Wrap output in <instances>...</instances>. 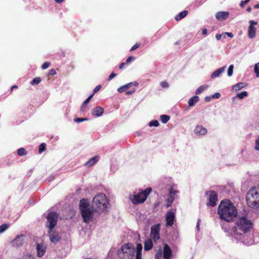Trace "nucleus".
<instances>
[{
  "mask_svg": "<svg viewBox=\"0 0 259 259\" xmlns=\"http://www.w3.org/2000/svg\"><path fill=\"white\" fill-rule=\"evenodd\" d=\"M229 13L228 12H220L215 14V17L218 20H224L228 18Z\"/></svg>",
  "mask_w": 259,
  "mask_h": 259,
  "instance_id": "6ab92c4d",
  "label": "nucleus"
},
{
  "mask_svg": "<svg viewBox=\"0 0 259 259\" xmlns=\"http://www.w3.org/2000/svg\"><path fill=\"white\" fill-rule=\"evenodd\" d=\"M23 259H34V258L33 255L31 254H27L24 257Z\"/></svg>",
  "mask_w": 259,
  "mask_h": 259,
  "instance_id": "8fccbe9b",
  "label": "nucleus"
},
{
  "mask_svg": "<svg viewBox=\"0 0 259 259\" xmlns=\"http://www.w3.org/2000/svg\"><path fill=\"white\" fill-rule=\"evenodd\" d=\"M226 66H224L216 70H215L211 75V78H215L220 76L221 74L224 72L226 69Z\"/></svg>",
  "mask_w": 259,
  "mask_h": 259,
  "instance_id": "aec40b11",
  "label": "nucleus"
},
{
  "mask_svg": "<svg viewBox=\"0 0 259 259\" xmlns=\"http://www.w3.org/2000/svg\"><path fill=\"white\" fill-rule=\"evenodd\" d=\"M99 157L98 156H95L90 160H89L87 162L84 163V165L87 166H91L95 164L98 160Z\"/></svg>",
  "mask_w": 259,
  "mask_h": 259,
  "instance_id": "412c9836",
  "label": "nucleus"
},
{
  "mask_svg": "<svg viewBox=\"0 0 259 259\" xmlns=\"http://www.w3.org/2000/svg\"><path fill=\"white\" fill-rule=\"evenodd\" d=\"M125 63H124V62L120 63V64L119 65V68L120 69L123 68V67L125 65Z\"/></svg>",
  "mask_w": 259,
  "mask_h": 259,
  "instance_id": "e2e57ef3",
  "label": "nucleus"
},
{
  "mask_svg": "<svg viewBox=\"0 0 259 259\" xmlns=\"http://www.w3.org/2000/svg\"><path fill=\"white\" fill-rule=\"evenodd\" d=\"M194 133L196 135H204L207 133V129L202 125H197L194 130Z\"/></svg>",
  "mask_w": 259,
  "mask_h": 259,
  "instance_id": "a211bd4d",
  "label": "nucleus"
},
{
  "mask_svg": "<svg viewBox=\"0 0 259 259\" xmlns=\"http://www.w3.org/2000/svg\"><path fill=\"white\" fill-rule=\"evenodd\" d=\"M246 85V84L244 82H240L232 87V90L235 92H237L241 89L244 88Z\"/></svg>",
  "mask_w": 259,
  "mask_h": 259,
  "instance_id": "4be33fe9",
  "label": "nucleus"
},
{
  "mask_svg": "<svg viewBox=\"0 0 259 259\" xmlns=\"http://www.w3.org/2000/svg\"><path fill=\"white\" fill-rule=\"evenodd\" d=\"M17 154L20 156H24L26 155V152L24 148H21L18 150Z\"/></svg>",
  "mask_w": 259,
  "mask_h": 259,
  "instance_id": "c85d7f7f",
  "label": "nucleus"
},
{
  "mask_svg": "<svg viewBox=\"0 0 259 259\" xmlns=\"http://www.w3.org/2000/svg\"><path fill=\"white\" fill-rule=\"evenodd\" d=\"M251 221L245 217L239 218L235 223V226L232 228L229 232V235L232 240L237 241L242 240L245 234L250 232L252 228Z\"/></svg>",
  "mask_w": 259,
  "mask_h": 259,
  "instance_id": "f03ea898",
  "label": "nucleus"
},
{
  "mask_svg": "<svg viewBox=\"0 0 259 259\" xmlns=\"http://www.w3.org/2000/svg\"><path fill=\"white\" fill-rule=\"evenodd\" d=\"M199 97L197 96H194L191 98L188 101V105L189 107L194 106L196 103L199 101Z\"/></svg>",
  "mask_w": 259,
  "mask_h": 259,
  "instance_id": "b1692460",
  "label": "nucleus"
},
{
  "mask_svg": "<svg viewBox=\"0 0 259 259\" xmlns=\"http://www.w3.org/2000/svg\"><path fill=\"white\" fill-rule=\"evenodd\" d=\"M218 212L222 220L231 222L236 218L238 212L233 203L229 200H222L219 205Z\"/></svg>",
  "mask_w": 259,
  "mask_h": 259,
  "instance_id": "7ed1b4c3",
  "label": "nucleus"
},
{
  "mask_svg": "<svg viewBox=\"0 0 259 259\" xmlns=\"http://www.w3.org/2000/svg\"><path fill=\"white\" fill-rule=\"evenodd\" d=\"M48 233L50 240L52 243H56L60 240V237L53 229H49Z\"/></svg>",
  "mask_w": 259,
  "mask_h": 259,
  "instance_id": "ddd939ff",
  "label": "nucleus"
},
{
  "mask_svg": "<svg viewBox=\"0 0 259 259\" xmlns=\"http://www.w3.org/2000/svg\"><path fill=\"white\" fill-rule=\"evenodd\" d=\"M255 9H259V4H256L254 6Z\"/></svg>",
  "mask_w": 259,
  "mask_h": 259,
  "instance_id": "774afa93",
  "label": "nucleus"
},
{
  "mask_svg": "<svg viewBox=\"0 0 259 259\" xmlns=\"http://www.w3.org/2000/svg\"><path fill=\"white\" fill-rule=\"evenodd\" d=\"M223 36L224 38H225V36H224V33H223V34H217L216 35H215V38H216V39L218 40H219L221 39V38H222V37Z\"/></svg>",
  "mask_w": 259,
  "mask_h": 259,
  "instance_id": "79ce46f5",
  "label": "nucleus"
},
{
  "mask_svg": "<svg viewBox=\"0 0 259 259\" xmlns=\"http://www.w3.org/2000/svg\"><path fill=\"white\" fill-rule=\"evenodd\" d=\"M104 112V109L101 106H97L92 110V115L97 117L101 116Z\"/></svg>",
  "mask_w": 259,
  "mask_h": 259,
  "instance_id": "f3484780",
  "label": "nucleus"
},
{
  "mask_svg": "<svg viewBox=\"0 0 259 259\" xmlns=\"http://www.w3.org/2000/svg\"><path fill=\"white\" fill-rule=\"evenodd\" d=\"M202 33L203 35H206L207 33V30L206 28H203L202 30Z\"/></svg>",
  "mask_w": 259,
  "mask_h": 259,
  "instance_id": "052dcab7",
  "label": "nucleus"
},
{
  "mask_svg": "<svg viewBox=\"0 0 259 259\" xmlns=\"http://www.w3.org/2000/svg\"><path fill=\"white\" fill-rule=\"evenodd\" d=\"M246 200L249 207L253 208L259 207V185L252 187L248 191Z\"/></svg>",
  "mask_w": 259,
  "mask_h": 259,
  "instance_id": "20e7f679",
  "label": "nucleus"
},
{
  "mask_svg": "<svg viewBox=\"0 0 259 259\" xmlns=\"http://www.w3.org/2000/svg\"><path fill=\"white\" fill-rule=\"evenodd\" d=\"M162 252L164 259H170L171 256L172 252L170 248L167 244L164 245Z\"/></svg>",
  "mask_w": 259,
  "mask_h": 259,
  "instance_id": "2eb2a0df",
  "label": "nucleus"
},
{
  "mask_svg": "<svg viewBox=\"0 0 259 259\" xmlns=\"http://www.w3.org/2000/svg\"><path fill=\"white\" fill-rule=\"evenodd\" d=\"M143 246L141 243H138L136 246V253H142Z\"/></svg>",
  "mask_w": 259,
  "mask_h": 259,
  "instance_id": "72a5a7b5",
  "label": "nucleus"
},
{
  "mask_svg": "<svg viewBox=\"0 0 259 259\" xmlns=\"http://www.w3.org/2000/svg\"><path fill=\"white\" fill-rule=\"evenodd\" d=\"M175 186L174 185L171 186L169 189V194L167 199L169 200L170 202H173L175 198L176 195L179 192L178 191L175 189Z\"/></svg>",
  "mask_w": 259,
  "mask_h": 259,
  "instance_id": "4468645a",
  "label": "nucleus"
},
{
  "mask_svg": "<svg viewBox=\"0 0 259 259\" xmlns=\"http://www.w3.org/2000/svg\"><path fill=\"white\" fill-rule=\"evenodd\" d=\"M94 96V94L91 95L90 96H89L88 98L83 102V103H84V104H87L89 101H90V100L93 98Z\"/></svg>",
  "mask_w": 259,
  "mask_h": 259,
  "instance_id": "a19ab883",
  "label": "nucleus"
},
{
  "mask_svg": "<svg viewBox=\"0 0 259 259\" xmlns=\"http://www.w3.org/2000/svg\"><path fill=\"white\" fill-rule=\"evenodd\" d=\"M224 35H227L228 37L232 38L233 37V34L232 32H225L224 33Z\"/></svg>",
  "mask_w": 259,
  "mask_h": 259,
  "instance_id": "864d4df0",
  "label": "nucleus"
},
{
  "mask_svg": "<svg viewBox=\"0 0 259 259\" xmlns=\"http://www.w3.org/2000/svg\"><path fill=\"white\" fill-rule=\"evenodd\" d=\"M46 149V144L42 143L39 146V152L42 153Z\"/></svg>",
  "mask_w": 259,
  "mask_h": 259,
  "instance_id": "e433bc0d",
  "label": "nucleus"
},
{
  "mask_svg": "<svg viewBox=\"0 0 259 259\" xmlns=\"http://www.w3.org/2000/svg\"><path fill=\"white\" fill-rule=\"evenodd\" d=\"M56 74V71L54 69H52L50 70L49 74L55 75Z\"/></svg>",
  "mask_w": 259,
  "mask_h": 259,
  "instance_id": "6e6d98bb",
  "label": "nucleus"
},
{
  "mask_svg": "<svg viewBox=\"0 0 259 259\" xmlns=\"http://www.w3.org/2000/svg\"><path fill=\"white\" fill-rule=\"evenodd\" d=\"M135 251L134 245L127 243L122 245L120 250L117 253L120 259H133Z\"/></svg>",
  "mask_w": 259,
  "mask_h": 259,
  "instance_id": "423d86ee",
  "label": "nucleus"
},
{
  "mask_svg": "<svg viewBox=\"0 0 259 259\" xmlns=\"http://www.w3.org/2000/svg\"><path fill=\"white\" fill-rule=\"evenodd\" d=\"M159 230L160 228L159 225H154L151 228L150 236L151 238H153L155 241L160 238Z\"/></svg>",
  "mask_w": 259,
  "mask_h": 259,
  "instance_id": "9d476101",
  "label": "nucleus"
},
{
  "mask_svg": "<svg viewBox=\"0 0 259 259\" xmlns=\"http://www.w3.org/2000/svg\"><path fill=\"white\" fill-rule=\"evenodd\" d=\"M188 11L186 10L183 11V12H180L178 15H177L175 17V19L177 21H179L184 17H185L188 15Z\"/></svg>",
  "mask_w": 259,
  "mask_h": 259,
  "instance_id": "393cba45",
  "label": "nucleus"
},
{
  "mask_svg": "<svg viewBox=\"0 0 259 259\" xmlns=\"http://www.w3.org/2000/svg\"><path fill=\"white\" fill-rule=\"evenodd\" d=\"M41 81L40 77L34 78L31 82V84L32 85L37 84Z\"/></svg>",
  "mask_w": 259,
  "mask_h": 259,
  "instance_id": "7c9ffc66",
  "label": "nucleus"
},
{
  "mask_svg": "<svg viewBox=\"0 0 259 259\" xmlns=\"http://www.w3.org/2000/svg\"><path fill=\"white\" fill-rule=\"evenodd\" d=\"M46 246L42 244H37L36 245L37 255L38 257H41L46 252Z\"/></svg>",
  "mask_w": 259,
  "mask_h": 259,
  "instance_id": "dca6fc26",
  "label": "nucleus"
},
{
  "mask_svg": "<svg viewBox=\"0 0 259 259\" xmlns=\"http://www.w3.org/2000/svg\"><path fill=\"white\" fill-rule=\"evenodd\" d=\"M251 10V8L250 7H249L247 8L246 11L248 12H250Z\"/></svg>",
  "mask_w": 259,
  "mask_h": 259,
  "instance_id": "69168bd1",
  "label": "nucleus"
},
{
  "mask_svg": "<svg viewBox=\"0 0 259 259\" xmlns=\"http://www.w3.org/2000/svg\"><path fill=\"white\" fill-rule=\"evenodd\" d=\"M57 3H61L63 2V0H54Z\"/></svg>",
  "mask_w": 259,
  "mask_h": 259,
  "instance_id": "338daca9",
  "label": "nucleus"
},
{
  "mask_svg": "<svg viewBox=\"0 0 259 259\" xmlns=\"http://www.w3.org/2000/svg\"><path fill=\"white\" fill-rule=\"evenodd\" d=\"M161 86L163 88H167L168 87V84L166 81H162L160 83Z\"/></svg>",
  "mask_w": 259,
  "mask_h": 259,
  "instance_id": "a18cd8bd",
  "label": "nucleus"
},
{
  "mask_svg": "<svg viewBox=\"0 0 259 259\" xmlns=\"http://www.w3.org/2000/svg\"><path fill=\"white\" fill-rule=\"evenodd\" d=\"M86 107H87V104H84V103H83L81 105V109H80L81 111L84 112Z\"/></svg>",
  "mask_w": 259,
  "mask_h": 259,
  "instance_id": "5fc2aeb1",
  "label": "nucleus"
},
{
  "mask_svg": "<svg viewBox=\"0 0 259 259\" xmlns=\"http://www.w3.org/2000/svg\"><path fill=\"white\" fill-rule=\"evenodd\" d=\"M170 119V116L167 115H162L160 116L161 121L163 123H166Z\"/></svg>",
  "mask_w": 259,
  "mask_h": 259,
  "instance_id": "cd10ccee",
  "label": "nucleus"
},
{
  "mask_svg": "<svg viewBox=\"0 0 259 259\" xmlns=\"http://www.w3.org/2000/svg\"><path fill=\"white\" fill-rule=\"evenodd\" d=\"M208 88V85H204L199 87L196 91V94H199L204 91L206 90Z\"/></svg>",
  "mask_w": 259,
  "mask_h": 259,
  "instance_id": "bb28decb",
  "label": "nucleus"
},
{
  "mask_svg": "<svg viewBox=\"0 0 259 259\" xmlns=\"http://www.w3.org/2000/svg\"><path fill=\"white\" fill-rule=\"evenodd\" d=\"M175 219V214L174 212L168 211L166 214V225L167 226H172Z\"/></svg>",
  "mask_w": 259,
  "mask_h": 259,
  "instance_id": "9b49d317",
  "label": "nucleus"
},
{
  "mask_svg": "<svg viewBox=\"0 0 259 259\" xmlns=\"http://www.w3.org/2000/svg\"><path fill=\"white\" fill-rule=\"evenodd\" d=\"M159 122L156 120H152L149 123V125L150 126H154L157 127L159 125Z\"/></svg>",
  "mask_w": 259,
  "mask_h": 259,
  "instance_id": "473e14b6",
  "label": "nucleus"
},
{
  "mask_svg": "<svg viewBox=\"0 0 259 259\" xmlns=\"http://www.w3.org/2000/svg\"><path fill=\"white\" fill-rule=\"evenodd\" d=\"M221 96V94L219 93H215L212 96V98H219Z\"/></svg>",
  "mask_w": 259,
  "mask_h": 259,
  "instance_id": "603ef678",
  "label": "nucleus"
},
{
  "mask_svg": "<svg viewBox=\"0 0 259 259\" xmlns=\"http://www.w3.org/2000/svg\"><path fill=\"white\" fill-rule=\"evenodd\" d=\"M208 197V205L211 206H214L216 205L217 201H218V195L214 191H210L206 193Z\"/></svg>",
  "mask_w": 259,
  "mask_h": 259,
  "instance_id": "6e6552de",
  "label": "nucleus"
},
{
  "mask_svg": "<svg viewBox=\"0 0 259 259\" xmlns=\"http://www.w3.org/2000/svg\"><path fill=\"white\" fill-rule=\"evenodd\" d=\"M59 218V214L52 211L49 213L46 217L47 222L46 226L49 229H53L57 225Z\"/></svg>",
  "mask_w": 259,
  "mask_h": 259,
  "instance_id": "0eeeda50",
  "label": "nucleus"
},
{
  "mask_svg": "<svg viewBox=\"0 0 259 259\" xmlns=\"http://www.w3.org/2000/svg\"><path fill=\"white\" fill-rule=\"evenodd\" d=\"M249 26L248 30V36L250 38H254L256 35V28L254 25L257 24V22L253 20H250Z\"/></svg>",
  "mask_w": 259,
  "mask_h": 259,
  "instance_id": "1a4fd4ad",
  "label": "nucleus"
},
{
  "mask_svg": "<svg viewBox=\"0 0 259 259\" xmlns=\"http://www.w3.org/2000/svg\"><path fill=\"white\" fill-rule=\"evenodd\" d=\"M163 257V252L162 250H159L155 255V259H161Z\"/></svg>",
  "mask_w": 259,
  "mask_h": 259,
  "instance_id": "f704fd0d",
  "label": "nucleus"
},
{
  "mask_svg": "<svg viewBox=\"0 0 259 259\" xmlns=\"http://www.w3.org/2000/svg\"><path fill=\"white\" fill-rule=\"evenodd\" d=\"M210 97L207 96V97H206L205 98V100L206 101H209V100H210Z\"/></svg>",
  "mask_w": 259,
  "mask_h": 259,
  "instance_id": "0e129e2a",
  "label": "nucleus"
},
{
  "mask_svg": "<svg viewBox=\"0 0 259 259\" xmlns=\"http://www.w3.org/2000/svg\"><path fill=\"white\" fill-rule=\"evenodd\" d=\"M254 149L256 151H259V137L255 141Z\"/></svg>",
  "mask_w": 259,
  "mask_h": 259,
  "instance_id": "58836bf2",
  "label": "nucleus"
},
{
  "mask_svg": "<svg viewBox=\"0 0 259 259\" xmlns=\"http://www.w3.org/2000/svg\"><path fill=\"white\" fill-rule=\"evenodd\" d=\"M8 228V226L6 224H3L0 226V233H3Z\"/></svg>",
  "mask_w": 259,
  "mask_h": 259,
  "instance_id": "2f4dec72",
  "label": "nucleus"
},
{
  "mask_svg": "<svg viewBox=\"0 0 259 259\" xmlns=\"http://www.w3.org/2000/svg\"><path fill=\"white\" fill-rule=\"evenodd\" d=\"M136 259H142V253H136Z\"/></svg>",
  "mask_w": 259,
  "mask_h": 259,
  "instance_id": "4d7b16f0",
  "label": "nucleus"
},
{
  "mask_svg": "<svg viewBox=\"0 0 259 259\" xmlns=\"http://www.w3.org/2000/svg\"><path fill=\"white\" fill-rule=\"evenodd\" d=\"M172 203V202H170L169 200L167 199V203L166 205V207H168L170 206L171 205Z\"/></svg>",
  "mask_w": 259,
  "mask_h": 259,
  "instance_id": "680f3d73",
  "label": "nucleus"
},
{
  "mask_svg": "<svg viewBox=\"0 0 259 259\" xmlns=\"http://www.w3.org/2000/svg\"><path fill=\"white\" fill-rule=\"evenodd\" d=\"M139 45L138 43L136 44L135 45H134L132 47V48L130 50V51H133L137 49L138 48H139Z\"/></svg>",
  "mask_w": 259,
  "mask_h": 259,
  "instance_id": "09e8293b",
  "label": "nucleus"
},
{
  "mask_svg": "<svg viewBox=\"0 0 259 259\" xmlns=\"http://www.w3.org/2000/svg\"><path fill=\"white\" fill-rule=\"evenodd\" d=\"M254 72L257 77H259V62L256 63L254 66Z\"/></svg>",
  "mask_w": 259,
  "mask_h": 259,
  "instance_id": "c9c22d12",
  "label": "nucleus"
},
{
  "mask_svg": "<svg viewBox=\"0 0 259 259\" xmlns=\"http://www.w3.org/2000/svg\"><path fill=\"white\" fill-rule=\"evenodd\" d=\"M87 120H88V119L86 118H76L74 119V121L76 122H80Z\"/></svg>",
  "mask_w": 259,
  "mask_h": 259,
  "instance_id": "4c0bfd02",
  "label": "nucleus"
},
{
  "mask_svg": "<svg viewBox=\"0 0 259 259\" xmlns=\"http://www.w3.org/2000/svg\"><path fill=\"white\" fill-rule=\"evenodd\" d=\"M116 75V74L114 73H112L108 77V81H110L113 78H114L115 76Z\"/></svg>",
  "mask_w": 259,
  "mask_h": 259,
  "instance_id": "3c124183",
  "label": "nucleus"
},
{
  "mask_svg": "<svg viewBox=\"0 0 259 259\" xmlns=\"http://www.w3.org/2000/svg\"><path fill=\"white\" fill-rule=\"evenodd\" d=\"M151 191L152 188L148 187L144 190H140L138 193L134 192L133 195H130V199L134 204L142 203L146 200Z\"/></svg>",
  "mask_w": 259,
  "mask_h": 259,
  "instance_id": "39448f33",
  "label": "nucleus"
},
{
  "mask_svg": "<svg viewBox=\"0 0 259 259\" xmlns=\"http://www.w3.org/2000/svg\"><path fill=\"white\" fill-rule=\"evenodd\" d=\"M50 63L48 62H46L42 65L41 68L42 69H46L48 68L50 66Z\"/></svg>",
  "mask_w": 259,
  "mask_h": 259,
  "instance_id": "ea45409f",
  "label": "nucleus"
},
{
  "mask_svg": "<svg viewBox=\"0 0 259 259\" xmlns=\"http://www.w3.org/2000/svg\"><path fill=\"white\" fill-rule=\"evenodd\" d=\"M133 85V82H130L125 85H124V87L127 89L130 88Z\"/></svg>",
  "mask_w": 259,
  "mask_h": 259,
  "instance_id": "bf43d9fd",
  "label": "nucleus"
},
{
  "mask_svg": "<svg viewBox=\"0 0 259 259\" xmlns=\"http://www.w3.org/2000/svg\"><path fill=\"white\" fill-rule=\"evenodd\" d=\"M233 68H234L233 65L232 64L229 66L228 69V72H227V74L229 76H231L232 75L233 72Z\"/></svg>",
  "mask_w": 259,
  "mask_h": 259,
  "instance_id": "c756f323",
  "label": "nucleus"
},
{
  "mask_svg": "<svg viewBox=\"0 0 259 259\" xmlns=\"http://www.w3.org/2000/svg\"><path fill=\"white\" fill-rule=\"evenodd\" d=\"M135 59V57H134L133 56H130L127 58V59L126 60V63H129L131 61L134 60Z\"/></svg>",
  "mask_w": 259,
  "mask_h": 259,
  "instance_id": "49530a36",
  "label": "nucleus"
},
{
  "mask_svg": "<svg viewBox=\"0 0 259 259\" xmlns=\"http://www.w3.org/2000/svg\"><path fill=\"white\" fill-rule=\"evenodd\" d=\"M153 247V243L151 239H148L144 242V250L148 251Z\"/></svg>",
  "mask_w": 259,
  "mask_h": 259,
  "instance_id": "5701e85b",
  "label": "nucleus"
},
{
  "mask_svg": "<svg viewBox=\"0 0 259 259\" xmlns=\"http://www.w3.org/2000/svg\"><path fill=\"white\" fill-rule=\"evenodd\" d=\"M25 236L24 235H20L17 236L12 242L13 246L19 247L21 246L24 242Z\"/></svg>",
  "mask_w": 259,
  "mask_h": 259,
  "instance_id": "f8f14e48",
  "label": "nucleus"
},
{
  "mask_svg": "<svg viewBox=\"0 0 259 259\" xmlns=\"http://www.w3.org/2000/svg\"><path fill=\"white\" fill-rule=\"evenodd\" d=\"M135 92V89H134L131 91L126 92V95H131V94H132L133 93H134Z\"/></svg>",
  "mask_w": 259,
  "mask_h": 259,
  "instance_id": "13d9d810",
  "label": "nucleus"
},
{
  "mask_svg": "<svg viewBox=\"0 0 259 259\" xmlns=\"http://www.w3.org/2000/svg\"><path fill=\"white\" fill-rule=\"evenodd\" d=\"M101 85H98L97 86H96L95 87V88L94 89V91H93V94H94L95 93H97V92H98L100 89H101Z\"/></svg>",
  "mask_w": 259,
  "mask_h": 259,
  "instance_id": "de8ad7c7",
  "label": "nucleus"
},
{
  "mask_svg": "<svg viewBox=\"0 0 259 259\" xmlns=\"http://www.w3.org/2000/svg\"><path fill=\"white\" fill-rule=\"evenodd\" d=\"M247 96L248 93L246 91H243L242 92L237 94L236 96L234 97L233 99H235L236 97L239 98L240 99H243Z\"/></svg>",
  "mask_w": 259,
  "mask_h": 259,
  "instance_id": "a878e982",
  "label": "nucleus"
},
{
  "mask_svg": "<svg viewBox=\"0 0 259 259\" xmlns=\"http://www.w3.org/2000/svg\"><path fill=\"white\" fill-rule=\"evenodd\" d=\"M126 90V89L124 87V85L120 87L117 89V91L119 93H122L124 91H125Z\"/></svg>",
  "mask_w": 259,
  "mask_h": 259,
  "instance_id": "37998d69",
  "label": "nucleus"
},
{
  "mask_svg": "<svg viewBox=\"0 0 259 259\" xmlns=\"http://www.w3.org/2000/svg\"><path fill=\"white\" fill-rule=\"evenodd\" d=\"M249 1L248 0L242 1L240 3V6L241 7H244L245 5L248 3Z\"/></svg>",
  "mask_w": 259,
  "mask_h": 259,
  "instance_id": "c03bdc74",
  "label": "nucleus"
},
{
  "mask_svg": "<svg viewBox=\"0 0 259 259\" xmlns=\"http://www.w3.org/2000/svg\"><path fill=\"white\" fill-rule=\"evenodd\" d=\"M109 201L106 195L100 193L95 195L91 205L87 199H82L79 201V209L84 222L90 223L96 213L107 211Z\"/></svg>",
  "mask_w": 259,
  "mask_h": 259,
  "instance_id": "f257e3e1",
  "label": "nucleus"
}]
</instances>
